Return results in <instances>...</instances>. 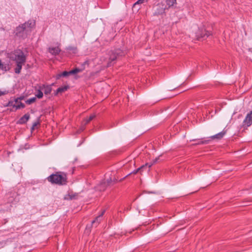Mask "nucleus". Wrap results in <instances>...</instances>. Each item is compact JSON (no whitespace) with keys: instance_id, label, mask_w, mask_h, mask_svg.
<instances>
[{"instance_id":"obj_4","label":"nucleus","mask_w":252,"mask_h":252,"mask_svg":"<svg viewBox=\"0 0 252 252\" xmlns=\"http://www.w3.org/2000/svg\"><path fill=\"white\" fill-rule=\"evenodd\" d=\"M11 58L16 63H25L26 61V56L21 49L15 50L12 53Z\"/></svg>"},{"instance_id":"obj_31","label":"nucleus","mask_w":252,"mask_h":252,"mask_svg":"<svg viewBox=\"0 0 252 252\" xmlns=\"http://www.w3.org/2000/svg\"><path fill=\"white\" fill-rule=\"evenodd\" d=\"M13 108H14V109H15V110H12V109H11V110H10V111H16L17 110L20 109V107L19 104H18L17 105H16V104H15V105H13Z\"/></svg>"},{"instance_id":"obj_32","label":"nucleus","mask_w":252,"mask_h":252,"mask_svg":"<svg viewBox=\"0 0 252 252\" xmlns=\"http://www.w3.org/2000/svg\"><path fill=\"white\" fill-rule=\"evenodd\" d=\"M39 123L38 122H35L32 124V130H33L34 129V127L36 126Z\"/></svg>"},{"instance_id":"obj_7","label":"nucleus","mask_w":252,"mask_h":252,"mask_svg":"<svg viewBox=\"0 0 252 252\" xmlns=\"http://www.w3.org/2000/svg\"><path fill=\"white\" fill-rule=\"evenodd\" d=\"M191 141H195L196 142L193 144V145H205L209 143L210 142V140L209 139H192L190 140Z\"/></svg>"},{"instance_id":"obj_3","label":"nucleus","mask_w":252,"mask_h":252,"mask_svg":"<svg viewBox=\"0 0 252 252\" xmlns=\"http://www.w3.org/2000/svg\"><path fill=\"white\" fill-rule=\"evenodd\" d=\"M126 52L120 48L111 50L109 52V60L107 63V66L113 65L116 63L117 59L125 56Z\"/></svg>"},{"instance_id":"obj_9","label":"nucleus","mask_w":252,"mask_h":252,"mask_svg":"<svg viewBox=\"0 0 252 252\" xmlns=\"http://www.w3.org/2000/svg\"><path fill=\"white\" fill-rule=\"evenodd\" d=\"M243 123L248 126H250L252 124V110L247 115Z\"/></svg>"},{"instance_id":"obj_34","label":"nucleus","mask_w":252,"mask_h":252,"mask_svg":"<svg viewBox=\"0 0 252 252\" xmlns=\"http://www.w3.org/2000/svg\"><path fill=\"white\" fill-rule=\"evenodd\" d=\"M138 173V172L136 171V170H133L132 172H130V173L128 174L127 175H126V177H128L130 176L131 174H136Z\"/></svg>"},{"instance_id":"obj_20","label":"nucleus","mask_w":252,"mask_h":252,"mask_svg":"<svg viewBox=\"0 0 252 252\" xmlns=\"http://www.w3.org/2000/svg\"><path fill=\"white\" fill-rule=\"evenodd\" d=\"M100 216H98L95 218L94 220L92 221V225H93L95 224V226H96L100 222Z\"/></svg>"},{"instance_id":"obj_5","label":"nucleus","mask_w":252,"mask_h":252,"mask_svg":"<svg viewBox=\"0 0 252 252\" xmlns=\"http://www.w3.org/2000/svg\"><path fill=\"white\" fill-rule=\"evenodd\" d=\"M211 32L207 31L204 28H199L195 32V36L198 40L206 39L209 36L211 35Z\"/></svg>"},{"instance_id":"obj_22","label":"nucleus","mask_w":252,"mask_h":252,"mask_svg":"<svg viewBox=\"0 0 252 252\" xmlns=\"http://www.w3.org/2000/svg\"><path fill=\"white\" fill-rule=\"evenodd\" d=\"M41 90H42L40 88L37 90V92L35 94V97L38 98H41L43 97V94Z\"/></svg>"},{"instance_id":"obj_10","label":"nucleus","mask_w":252,"mask_h":252,"mask_svg":"<svg viewBox=\"0 0 252 252\" xmlns=\"http://www.w3.org/2000/svg\"><path fill=\"white\" fill-rule=\"evenodd\" d=\"M40 89H42L44 91V93L46 95H48L50 94L52 92V87L50 85H43L42 86L40 87Z\"/></svg>"},{"instance_id":"obj_26","label":"nucleus","mask_w":252,"mask_h":252,"mask_svg":"<svg viewBox=\"0 0 252 252\" xmlns=\"http://www.w3.org/2000/svg\"><path fill=\"white\" fill-rule=\"evenodd\" d=\"M15 104L13 100H10L8 101V102L5 105V106H12L13 108V105H15Z\"/></svg>"},{"instance_id":"obj_8","label":"nucleus","mask_w":252,"mask_h":252,"mask_svg":"<svg viewBox=\"0 0 252 252\" xmlns=\"http://www.w3.org/2000/svg\"><path fill=\"white\" fill-rule=\"evenodd\" d=\"M30 118V115L29 113L25 114L17 122V124L23 125L27 123Z\"/></svg>"},{"instance_id":"obj_27","label":"nucleus","mask_w":252,"mask_h":252,"mask_svg":"<svg viewBox=\"0 0 252 252\" xmlns=\"http://www.w3.org/2000/svg\"><path fill=\"white\" fill-rule=\"evenodd\" d=\"M70 75V74L69 71H64L61 73V75H62V77H67Z\"/></svg>"},{"instance_id":"obj_33","label":"nucleus","mask_w":252,"mask_h":252,"mask_svg":"<svg viewBox=\"0 0 252 252\" xmlns=\"http://www.w3.org/2000/svg\"><path fill=\"white\" fill-rule=\"evenodd\" d=\"M73 198V196L70 194H67L66 196L64 197L65 199H72Z\"/></svg>"},{"instance_id":"obj_38","label":"nucleus","mask_w":252,"mask_h":252,"mask_svg":"<svg viewBox=\"0 0 252 252\" xmlns=\"http://www.w3.org/2000/svg\"><path fill=\"white\" fill-rule=\"evenodd\" d=\"M105 212V210H104L102 211V212L101 213V214L99 215V216H100V217L101 218V217H102V216L103 215V214H104Z\"/></svg>"},{"instance_id":"obj_42","label":"nucleus","mask_w":252,"mask_h":252,"mask_svg":"<svg viewBox=\"0 0 252 252\" xmlns=\"http://www.w3.org/2000/svg\"><path fill=\"white\" fill-rule=\"evenodd\" d=\"M13 197H11L9 198L8 202H13Z\"/></svg>"},{"instance_id":"obj_15","label":"nucleus","mask_w":252,"mask_h":252,"mask_svg":"<svg viewBox=\"0 0 252 252\" xmlns=\"http://www.w3.org/2000/svg\"><path fill=\"white\" fill-rule=\"evenodd\" d=\"M66 50L74 54L77 53V48L76 46H69L66 48Z\"/></svg>"},{"instance_id":"obj_13","label":"nucleus","mask_w":252,"mask_h":252,"mask_svg":"<svg viewBox=\"0 0 252 252\" xmlns=\"http://www.w3.org/2000/svg\"><path fill=\"white\" fill-rule=\"evenodd\" d=\"M68 88L69 87L68 86H64L63 87H61L58 88L57 89L56 93H55V95H57L59 93H62L63 92H64L65 91L67 90Z\"/></svg>"},{"instance_id":"obj_21","label":"nucleus","mask_w":252,"mask_h":252,"mask_svg":"<svg viewBox=\"0 0 252 252\" xmlns=\"http://www.w3.org/2000/svg\"><path fill=\"white\" fill-rule=\"evenodd\" d=\"M166 4L168 6V7H170L174 5L176 2V0H166Z\"/></svg>"},{"instance_id":"obj_19","label":"nucleus","mask_w":252,"mask_h":252,"mask_svg":"<svg viewBox=\"0 0 252 252\" xmlns=\"http://www.w3.org/2000/svg\"><path fill=\"white\" fill-rule=\"evenodd\" d=\"M83 69H80L78 68H75L73 69H72L71 70L69 71L70 75L75 74L79 72H81L83 71Z\"/></svg>"},{"instance_id":"obj_23","label":"nucleus","mask_w":252,"mask_h":252,"mask_svg":"<svg viewBox=\"0 0 252 252\" xmlns=\"http://www.w3.org/2000/svg\"><path fill=\"white\" fill-rule=\"evenodd\" d=\"M160 157H161V156H158V157L156 158L155 159H153V161L151 163H148L149 164H148V166L149 168H150L153 164L157 163L159 159V158Z\"/></svg>"},{"instance_id":"obj_39","label":"nucleus","mask_w":252,"mask_h":252,"mask_svg":"<svg viewBox=\"0 0 252 252\" xmlns=\"http://www.w3.org/2000/svg\"><path fill=\"white\" fill-rule=\"evenodd\" d=\"M18 99L19 100H23L24 98V96H21L19 97H17Z\"/></svg>"},{"instance_id":"obj_44","label":"nucleus","mask_w":252,"mask_h":252,"mask_svg":"<svg viewBox=\"0 0 252 252\" xmlns=\"http://www.w3.org/2000/svg\"><path fill=\"white\" fill-rule=\"evenodd\" d=\"M3 242H0V248L3 247Z\"/></svg>"},{"instance_id":"obj_18","label":"nucleus","mask_w":252,"mask_h":252,"mask_svg":"<svg viewBox=\"0 0 252 252\" xmlns=\"http://www.w3.org/2000/svg\"><path fill=\"white\" fill-rule=\"evenodd\" d=\"M108 186L106 185V183L102 182H101L99 186V189L100 191H104L106 189Z\"/></svg>"},{"instance_id":"obj_17","label":"nucleus","mask_w":252,"mask_h":252,"mask_svg":"<svg viewBox=\"0 0 252 252\" xmlns=\"http://www.w3.org/2000/svg\"><path fill=\"white\" fill-rule=\"evenodd\" d=\"M95 117V115L93 114V115H91L89 118L84 119V122H85V125H87L92 120H93Z\"/></svg>"},{"instance_id":"obj_30","label":"nucleus","mask_w":252,"mask_h":252,"mask_svg":"<svg viewBox=\"0 0 252 252\" xmlns=\"http://www.w3.org/2000/svg\"><path fill=\"white\" fill-rule=\"evenodd\" d=\"M86 125H85V122L83 121L82 123V125L79 128L80 132L83 131L85 129V126Z\"/></svg>"},{"instance_id":"obj_29","label":"nucleus","mask_w":252,"mask_h":252,"mask_svg":"<svg viewBox=\"0 0 252 252\" xmlns=\"http://www.w3.org/2000/svg\"><path fill=\"white\" fill-rule=\"evenodd\" d=\"M145 0H138L134 4L133 7H135L137 5L143 3Z\"/></svg>"},{"instance_id":"obj_41","label":"nucleus","mask_w":252,"mask_h":252,"mask_svg":"<svg viewBox=\"0 0 252 252\" xmlns=\"http://www.w3.org/2000/svg\"><path fill=\"white\" fill-rule=\"evenodd\" d=\"M6 93L4 92H2L0 91V96L5 94Z\"/></svg>"},{"instance_id":"obj_1","label":"nucleus","mask_w":252,"mask_h":252,"mask_svg":"<svg viewBox=\"0 0 252 252\" xmlns=\"http://www.w3.org/2000/svg\"><path fill=\"white\" fill-rule=\"evenodd\" d=\"M35 25L34 20H30L17 27L15 31V35L23 39L26 38L30 33Z\"/></svg>"},{"instance_id":"obj_12","label":"nucleus","mask_w":252,"mask_h":252,"mask_svg":"<svg viewBox=\"0 0 252 252\" xmlns=\"http://www.w3.org/2000/svg\"><path fill=\"white\" fill-rule=\"evenodd\" d=\"M49 52L53 55L57 56L61 52L60 49L59 47H50L49 48Z\"/></svg>"},{"instance_id":"obj_14","label":"nucleus","mask_w":252,"mask_h":252,"mask_svg":"<svg viewBox=\"0 0 252 252\" xmlns=\"http://www.w3.org/2000/svg\"><path fill=\"white\" fill-rule=\"evenodd\" d=\"M10 69V67L9 66V65L8 64H4L1 62V61L0 60V69L6 72L8 71Z\"/></svg>"},{"instance_id":"obj_37","label":"nucleus","mask_w":252,"mask_h":252,"mask_svg":"<svg viewBox=\"0 0 252 252\" xmlns=\"http://www.w3.org/2000/svg\"><path fill=\"white\" fill-rule=\"evenodd\" d=\"M13 100L14 101V103L15 104H16V103H19V100L18 99V98H14Z\"/></svg>"},{"instance_id":"obj_2","label":"nucleus","mask_w":252,"mask_h":252,"mask_svg":"<svg viewBox=\"0 0 252 252\" xmlns=\"http://www.w3.org/2000/svg\"><path fill=\"white\" fill-rule=\"evenodd\" d=\"M48 182L52 184L60 186L66 185L67 183V174L63 172H56L52 174L47 178Z\"/></svg>"},{"instance_id":"obj_36","label":"nucleus","mask_w":252,"mask_h":252,"mask_svg":"<svg viewBox=\"0 0 252 252\" xmlns=\"http://www.w3.org/2000/svg\"><path fill=\"white\" fill-rule=\"evenodd\" d=\"M62 77V75H61V73L58 74L56 76V79L57 80H58V79H60V78Z\"/></svg>"},{"instance_id":"obj_16","label":"nucleus","mask_w":252,"mask_h":252,"mask_svg":"<svg viewBox=\"0 0 252 252\" xmlns=\"http://www.w3.org/2000/svg\"><path fill=\"white\" fill-rule=\"evenodd\" d=\"M17 63V65L14 69V71L16 73L19 74L21 72V69L22 67V65L25 63Z\"/></svg>"},{"instance_id":"obj_25","label":"nucleus","mask_w":252,"mask_h":252,"mask_svg":"<svg viewBox=\"0 0 252 252\" xmlns=\"http://www.w3.org/2000/svg\"><path fill=\"white\" fill-rule=\"evenodd\" d=\"M104 182L106 183V185L108 186H111L113 185V181L111 178L107 179L106 181H103Z\"/></svg>"},{"instance_id":"obj_35","label":"nucleus","mask_w":252,"mask_h":252,"mask_svg":"<svg viewBox=\"0 0 252 252\" xmlns=\"http://www.w3.org/2000/svg\"><path fill=\"white\" fill-rule=\"evenodd\" d=\"M19 104L20 109L21 108H24L25 107V105L23 103H22V102H21L20 101L19 102Z\"/></svg>"},{"instance_id":"obj_6","label":"nucleus","mask_w":252,"mask_h":252,"mask_svg":"<svg viewBox=\"0 0 252 252\" xmlns=\"http://www.w3.org/2000/svg\"><path fill=\"white\" fill-rule=\"evenodd\" d=\"M226 133V130H225L224 129L221 132L214 135L213 136H210L209 138L211 139H217L218 140L221 139L225 135Z\"/></svg>"},{"instance_id":"obj_45","label":"nucleus","mask_w":252,"mask_h":252,"mask_svg":"<svg viewBox=\"0 0 252 252\" xmlns=\"http://www.w3.org/2000/svg\"><path fill=\"white\" fill-rule=\"evenodd\" d=\"M86 63H88V62L87 61L85 62L84 63V64H85Z\"/></svg>"},{"instance_id":"obj_46","label":"nucleus","mask_w":252,"mask_h":252,"mask_svg":"<svg viewBox=\"0 0 252 252\" xmlns=\"http://www.w3.org/2000/svg\"><path fill=\"white\" fill-rule=\"evenodd\" d=\"M143 169H141V172L143 171Z\"/></svg>"},{"instance_id":"obj_43","label":"nucleus","mask_w":252,"mask_h":252,"mask_svg":"<svg viewBox=\"0 0 252 252\" xmlns=\"http://www.w3.org/2000/svg\"><path fill=\"white\" fill-rule=\"evenodd\" d=\"M127 177H126V176L125 177H124V178L121 179L120 180H119V182H122L124 179H125Z\"/></svg>"},{"instance_id":"obj_28","label":"nucleus","mask_w":252,"mask_h":252,"mask_svg":"<svg viewBox=\"0 0 252 252\" xmlns=\"http://www.w3.org/2000/svg\"><path fill=\"white\" fill-rule=\"evenodd\" d=\"M148 164H149V163H147L145 165H143L142 166H141L140 167H139L137 169H136V171L138 172H141V169H143L144 168H145L146 167H147L148 166Z\"/></svg>"},{"instance_id":"obj_40","label":"nucleus","mask_w":252,"mask_h":252,"mask_svg":"<svg viewBox=\"0 0 252 252\" xmlns=\"http://www.w3.org/2000/svg\"><path fill=\"white\" fill-rule=\"evenodd\" d=\"M112 181H113V185L114 184H116L118 182V181L116 179H114L113 180H112Z\"/></svg>"},{"instance_id":"obj_24","label":"nucleus","mask_w":252,"mask_h":252,"mask_svg":"<svg viewBox=\"0 0 252 252\" xmlns=\"http://www.w3.org/2000/svg\"><path fill=\"white\" fill-rule=\"evenodd\" d=\"M36 97L30 98L26 101V103L28 104H31L32 103L36 101Z\"/></svg>"},{"instance_id":"obj_11","label":"nucleus","mask_w":252,"mask_h":252,"mask_svg":"<svg viewBox=\"0 0 252 252\" xmlns=\"http://www.w3.org/2000/svg\"><path fill=\"white\" fill-rule=\"evenodd\" d=\"M165 12V8L161 6L160 5H158L157 6L156 9L155 10L154 15V16H158L160 15H162Z\"/></svg>"}]
</instances>
